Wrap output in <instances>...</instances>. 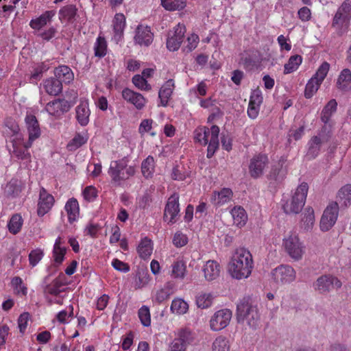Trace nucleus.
<instances>
[{
  "label": "nucleus",
  "mask_w": 351,
  "mask_h": 351,
  "mask_svg": "<svg viewBox=\"0 0 351 351\" xmlns=\"http://www.w3.org/2000/svg\"><path fill=\"white\" fill-rule=\"evenodd\" d=\"M254 268V261L250 252L240 247L234 252L228 265V272L236 280L247 278Z\"/></svg>",
  "instance_id": "f257e3e1"
},
{
  "label": "nucleus",
  "mask_w": 351,
  "mask_h": 351,
  "mask_svg": "<svg viewBox=\"0 0 351 351\" xmlns=\"http://www.w3.org/2000/svg\"><path fill=\"white\" fill-rule=\"evenodd\" d=\"M238 322L247 326L252 330L258 328L261 322V314L256 305L247 301L241 302L237 305Z\"/></svg>",
  "instance_id": "f03ea898"
},
{
  "label": "nucleus",
  "mask_w": 351,
  "mask_h": 351,
  "mask_svg": "<svg viewBox=\"0 0 351 351\" xmlns=\"http://www.w3.org/2000/svg\"><path fill=\"white\" fill-rule=\"evenodd\" d=\"M308 191V186L306 182L300 184L295 192L283 204L284 212L288 215L298 214L303 208Z\"/></svg>",
  "instance_id": "7ed1b4c3"
},
{
  "label": "nucleus",
  "mask_w": 351,
  "mask_h": 351,
  "mask_svg": "<svg viewBox=\"0 0 351 351\" xmlns=\"http://www.w3.org/2000/svg\"><path fill=\"white\" fill-rule=\"evenodd\" d=\"M208 132H211V136L208 146L207 157L211 158L219 147V128L215 125L210 128L205 126L199 127L194 131V138L200 145H207L206 134H208Z\"/></svg>",
  "instance_id": "20e7f679"
},
{
  "label": "nucleus",
  "mask_w": 351,
  "mask_h": 351,
  "mask_svg": "<svg viewBox=\"0 0 351 351\" xmlns=\"http://www.w3.org/2000/svg\"><path fill=\"white\" fill-rule=\"evenodd\" d=\"M128 162L125 158L111 162L108 174L113 182L120 184L135 174L134 166L128 165Z\"/></svg>",
  "instance_id": "39448f33"
},
{
  "label": "nucleus",
  "mask_w": 351,
  "mask_h": 351,
  "mask_svg": "<svg viewBox=\"0 0 351 351\" xmlns=\"http://www.w3.org/2000/svg\"><path fill=\"white\" fill-rule=\"evenodd\" d=\"M332 134L330 125H324L317 135L313 136L308 141L307 157L310 159L316 158L319 154L322 146L330 140Z\"/></svg>",
  "instance_id": "423d86ee"
},
{
  "label": "nucleus",
  "mask_w": 351,
  "mask_h": 351,
  "mask_svg": "<svg viewBox=\"0 0 351 351\" xmlns=\"http://www.w3.org/2000/svg\"><path fill=\"white\" fill-rule=\"evenodd\" d=\"M282 247L287 254L295 261L301 260L305 252L303 243L295 232H289L284 237Z\"/></svg>",
  "instance_id": "0eeeda50"
},
{
  "label": "nucleus",
  "mask_w": 351,
  "mask_h": 351,
  "mask_svg": "<svg viewBox=\"0 0 351 351\" xmlns=\"http://www.w3.org/2000/svg\"><path fill=\"white\" fill-rule=\"evenodd\" d=\"M330 69V64L324 62L317 69L316 73L308 81L304 90V96L306 98H311L317 91L320 85L326 77Z\"/></svg>",
  "instance_id": "6e6552de"
},
{
  "label": "nucleus",
  "mask_w": 351,
  "mask_h": 351,
  "mask_svg": "<svg viewBox=\"0 0 351 351\" xmlns=\"http://www.w3.org/2000/svg\"><path fill=\"white\" fill-rule=\"evenodd\" d=\"M351 20V0H345L338 8L332 19V25L341 32L346 29Z\"/></svg>",
  "instance_id": "1a4fd4ad"
},
{
  "label": "nucleus",
  "mask_w": 351,
  "mask_h": 351,
  "mask_svg": "<svg viewBox=\"0 0 351 351\" xmlns=\"http://www.w3.org/2000/svg\"><path fill=\"white\" fill-rule=\"evenodd\" d=\"M342 286L341 280L335 276L325 274L319 276L313 282V289L319 294L325 295L334 289H339Z\"/></svg>",
  "instance_id": "9d476101"
},
{
  "label": "nucleus",
  "mask_w": 351,
  "mask_h": 351,
  "mask_svg": "<svg viewBox=\"0 0 351 351\" xmlns=\"http://www.w3.org/2000/svg\"><path fill=\"white\" fill-rule=\"evenodd\" d=\"M339 210L337 202H332L327 206L319 222V228L322 232H327L334 226L338 218Z\"/></svg>",
  "instance_id": "9b49d317"
},
{
  "label": "nucleus",
  "mask_w": 351,
  "mask_h": 351,
  "mask_svg": "<svg viewBox=\"0 0 351 351\" xmlns=\"http://www.w3.org/2000/svg\"><path fill=\"white\" fill-rule=\"evenodd\" d=\"M232 318V311L228 308L217 311L211 317L210 327L213 331H219L225 328Z\"/></svg>",
  "instance_id": "f8f14e48"
},
{
  "label": "nucleus",
  "mask_w": 351,
  "mask_h": 351,
  "mask_svg": "<svg viewBox=\"0 0 351 351\" xmlns=\"http://www.w3.org/2000/svg\"><path fill=\"white\" fill-rule=\"evenodd\" d=\"M272 277L278 284L285 285L293 282L295 279V271L289 265H280L271 272Z\"/></svg>",
  "instance_id": "ddd939ff"
},
{
  "label": "nucleus",
  "mask_w": 351,
  "mask_h": 351,
  "mask_svg": "<svg viewBox=\"0 0 351 351\" xmlns=\"http://www.w3.org/2000/svg\"><path fill=\"white\" fill-rule=\"evenodd\" d=\"M179 206V195L173 193L169 197L165 208L164 220L168 223H174L176 221L180 213Z\"/></svg>",
  "instance_id": "4468645a"
},
{
  "label": "nucleus",
  "mask_w": 351,
  "mask_h": 351,
  "mask_svg": "<svg viewBox=\"0 0 351 351\" xmlns=\"http://www.w3.org/2000/svg\"><path fill=\"white\" fill-rule=\"evenodd\" d=\"M25 125L28 133V141L25 143L26 147H31L33 142L40 136V128L34 115L27 114L25 119Z\"/></svg>",
  "instance_id": "2eb2a0df"
},
{
  "label": "nucleus",
  "mask_w": 351,
  "mask_h": 351,
  "mask_svg": "<svg viewBox=\"0 0 351 351\" xmlns=\"http://www.w3.org/2000/svg\"><path fill=\"white\" fill-rule=\"evenodd\" d=\"M26 142H23V138L21 134H16L12 140V154L19 160L28 162L31 161V154L28 151L29 147H26Z\"/></svg>",
  "instance_id": "dca6fc26"
},
{
  "label": "nucleus",
  "mask_w": 351,
  "mask_h": 351,
  "mask_svg": "<svg viewBox=\"0 0 351 351\" xmlns=\"http://www.w3.org/2000/svg\"><path fill=\"white\" fill-rule=\"evenodd\" d=\"M71 108L70 103L64 99H56L47 104L45 110L56 118L60 117Z\"/></svg>",
  "instance_id": "f3484780"
},
{
  "label": "nucleus",
  "mask_w": 351,
  "mask_h": 351,
  "mask_svg": "<svg viewBox=\"0 0 351 351\" xmlns=\"http://www.w3.org/2000/svg\"><path fill=\"white\" fill-rule=\"evenodd\" d=\"M154 34L150 27L139 25L135 30L134 41L136 45L141 47H148L153 41Z\"/></svg>",
  "instance_id": "a211bd4d"
},
{
  "label": "nucleus",
  "mask_w": 351,
  "mask_h": 351,
  "mask_svg": "<svg viewBox=\"0 0 351 351\" xmlns=\"http://www.w3.org/2000/svg\"><path fill=\"white\" fill-rule=\"evenodd\" d=\"M268 164V158L265 154H258L254 156L249 165L250 173L252 178H257L263 175L266 165Z\"/></svg>",
  "instance_id": "6ab92c4d"
},
{
  "label": "nucleus",
  "mask_w": 351,
  "mask_h": 351,
  "mask_svg": "<svg viewBox=\"0 0 351 351\" xmlns=\"http://www.w3.org/2000/svg\"><path fill=\"white\" fill-rule=\"evenodd\" d=\"M185 33V27L183 25L178 24L174 27L172 35H170L167 40V47L170 51L178 50L183 41Z\"/></svg>",
  "instance_id": "aec40b11"
},
{
  "label": "nucleus",
  "mask_w": 351,
  "mask_h": 351,
  "mask_svg": "<svg viewBox=\"0 0 351 351\" xmlns=\"http://www.w3.org/2000/svg\"><path fill=\"white\" fill-rule=\"evenodd\" d=\"M53 204V197L51 194H49L44 188H42L40 191L38 203V215L40 217L44 216L51 210Z\"/></svg>",
  "instance_id": "412c9836"
},
{
  "label": "nucleus",
  "mask_w": 351,
  "mask_h": 351,
  "mask_svg": "<svg viewBox=\"0 0 351 351\" xmlns=\"http://www.w3.org/2000/svg\"><path fill=\"white\" fill-rule=\"evenodd\" d=\"M125 27V18L123 14H116L113 19V36L112 40L119 44L123 39Z\"/></svg>",
  "instance_id": "4be33fe9"
},
{
  "label": "nucleus",
  "mask_w": 351,
  "mask_h": 351,
  "mask_svg": "<svg viewBox=\"0 0 351 351\" xmlns=\"http://www.w3.org/2000/svg\"><path fill=\"white\" fill-rule=\"evenodd\" d=\"M122 97L125 101L132 104L138 110L143 109L147 103V99L141 93L129 88H124L122 90Z\"/></svg>",
  "instance_id": "5701e85b"
},
{
  "label": "nucleus",
  "mask_w": 351,
  "mask_h": 351,
  "mask_svg": "<svg viewBox=\"0 0 351 351\" xmlns=\"http://www.w3.org/2000/svg\"><path fill=\"white\" fill-rule=\"evenodd\" d=\"M186 262L182 258H177L171 265L169 274L171 278L183 280L186 275Z\"/></svg>",
  "instance_id": "b1692460"
},
{
  "label": "nucleus",
  "mask_w": 351,
  "mask_h": 351,
  "mask_svg": "<svg viewBox=\"0 0 351 351\" xmlns=\"http://www.w3.org/2000/svg\"><path fill=\"white\" fill-rule=\"evenodd\" d=\"M43 89L49 95L57 96L62 90V84L56 77H49L41 84Z\"/></svg>",
  "instance_id": "393cba45"
},
{
  "label": "nucleus",
  "mask_w": 351,
  "mask_h": 351,
  "mask_svg": "<svg viewBox=\"0 0 351 351\" xmlns=\"http://www.w3.org/2000/svg\"><path fill=\"white\" fill-rule=\"evenodd\" d=\"M75 117L82 126H86L89 123L90 110L86 100H82L75 108Z\"/></svg>",
  "instance_id": "a878e982"
},
{
  "label": "nucleus",
  "mask_w": 351,
  "mask_h": 351,
  "mask_svg": "<svg viewBox=\"0 0 351 351\" xmlns=\"http://www.w3.org/2000/svg\"><path fill=\"white\" fill-rule=\"evenodd\" d=\"M204 278L208 281H212L217 279L221 272V266L215 261H208L203 267Z\"/></svg>",
  "instance_id": "bb28decb"
},
{
  "label": "nucleus",
  "mask_w": 351,
  "mask_h": 351,
  "mask_svg": "<svg viewBox=\"0 0 351 351\" xmlns=\"http://www.w3.org/2000/svg\"><path fill=\"white\" fill-rule=\"evenodd\" d=\"M55 14L56 12L53 10L45 11L40 16L32 19L29 22V26L34 29L40 30L48 23H51Z\"/></svg>",
  "instance_id": "cd10ccee"
},
{
  "label": "nucleus",
  "mask_w": 351,
  "mask_h": 351,
  "mask_svg": "<svg viewBox=\"0 0 351 351\" xmlns=\"http://www.w3.org/2000/svg\"><path fill=\"white\" fill-rule=\"evenodd\" d=\"M232 191L229 188H223L219 191H214L211 197L213 204L220 206L229 202L232 198Z\"/></svg>",
  "instance_id": "c85d7f7f"
},
{
  "label": "nucleus",
  "mask_w": 351,
  "mask_h": 351,
  "mask_svg": "<svg viewBox=\"0 0 351 351\" xmlns=\"http://www.w3.org/2000/svg\"><path fill=\"white\" fill-rule=\"evenodd\" d=\"M175 87L174 80L172 79L168 80L160 88L158 93V97L160 101V104L162 106H167L169 99L173 93Z\"/></svg>",
  "instance_id": "c756f323"
},
{
  "label": "nucleus",
  "mask_w": 351,
  "mask_h": 351,
  "mask_svg": "<svg viewBox=\"0 0 351 351\" xmlns=\"http://www.w3.org/2000/svg\"><path fill=\"white\" fill-rule=\"evenodd\" d=\"M351 71L349 69H343L337 80V88L341 91H348L350 88Z\"/></svg>",
  "instance_id": "7c9ffc66"
},
{
  "label": "nucleus",
  "mask_w": 351,
  "mask_h": 351,
  "mask_svg": "<svg viewBox=\"0 0 351 351\" xmlns=\"http://www.w3.org/2000/svg\"><path fill=\"white\" fill-rule=\"evenodd\" d=\"M55 76L62 84H69L74 79V75L71 69L67 66H60L56 68L54 71Z\"/></svg>",
  "instance_id": "2f4dec72"
},
{
  "label": "nucleus",
  "mask_w": 351,
  "mask_h": 351,
  "mask_svg": "<svg viewBox=\"0 0 351 351\" xmlns=\"http://www.w3.org/2000/svg\"><path fill=\"white\" fill-rule=\"evenodd\" d=\"M234 223L238 227H243L247 221V215L245 209L240 206H234L230 210Z\"/></svg>",
  "instance_id": "473e14b6"
},
{
  "label": "nucleus",
  "mask_w": 351,
  "mask_h": 351,
  "mask_svg": "<svg viewBox=\"0 0 351 351\" xmlns=\"http://www.w3.org/2000/svg\"><path fill=\"white\" fill-rule=\"evenodd\" d=\"M315 221V219L313 208L311 207H306L304 210L301 221V228L305 231L308 232L313 229Z\"/></svg>",
  "instance_id": "72a5a7b5"
},
{
  "label": "nucleus",
  "mask_w": 351,
  "mask_h": 351,
  "mask_svg": "<svg viewBox=\"0 0 351 351\" xmlns=\"http://www.w3.org/2000/svg\"><path fill=\"white\" fill-rule=\"evenodd\" d=\"M64 209L68 215L69 221L72 223L75 221L79 216V204L77 201L71 198L67 201Z\"/></svg>",
  "instance_id": "f704fd0d"
},
{
  "label": "nucleus",
  "mask_w": 351,
  "mask_h": 351,
  "mask_svg": "<svg viewBox=\"0 0 351 351\" xmlns=\"http://www.w3.org/2000/svg\"><path fill=\"white\" fill-rule=\"evenodd\" d=\"M282 162L279 161L272 165L268 174V179L275 182H280L285 177L286 170L282 167Z\"/></svg>",
  "instance_id": "c9c22d12"
},
{
  "label": "nucleus",
  "mask_w": 351,
  "mask_h": 351,
  "mask_svg": "<svg viewBox=\"0 0 351 351\" xmlns=\"http://www.w3.org/2000/svg\"><path fill=\"white\" fill-rule=\"evenodd\" d=\"M337 202L345 207L351 205V184L343 186L337 195Z\"/></svg>",
  "instance_id": "e433bc0d"
},
{
  "label": "nucleus",
  "mask_w": 351,
  "mask_h": 351,
  "mask_svg": "<svg viewBox=\"0 0 351 351\" xmlns=\"http://www.w3.org/2000/svg\"><path fill=\"white\" fill-rule=\"evenodd\" d=\"M77 12V9L74 5H66L59 10V19L61 21L72 22Z\"/></svg>",
  "instance_id": "4c0bfd02"
},
{
  "label": "nucleus",
  "mask_w": 351,
  "mask_h": 351,
  "mask_svg": "<svg viewBox=\"0 0 351 351\" xmlns=\"http://www.w3.org/2000/svg\"><path fill=\"white\" fill-rule=\"evenodd\" d=\"M89 136L87 131L77 133L68 143L67 148L69 151H74L87 143Z\"/></svg>",
  "instance_id": "58836bf2"
},
{
  "label": "nucleus",
  "mask_w": 351,
  "mask_h": 351,
  "mask_svg": "<svg viewBox=\"0 0 351 351\" xmlns=\"http://www.w3.org/2000/svg\"><path fill=\"white\" fill-rule=\"evenodd\" d=\"M153 251V245L150 239L147 237L141 239L137 247V252L141 258H149Z\"/></svg>",
  "instance_id": "ea45409f"
},
{
  "label": "nucleus",
  "mask_w": 351,
  "mask_h": 351,
  "mask_svg": "<svg viewBox=\"0 0 351 351\" xmlns=\"http://www.w3.org/2000/svg\"><path fill=\"white\" fill-rule=\"evenodd\" d=\"M176 337L173 341H178L185 347L191 344L193 341V336L191 330L186 328H180L176 332Z\"/></svg>",
  "instance_id": "a19ab883"
},
{
  "label": "nucleus",
  "mask_w": 351,
  "mask_h": 351,
  "mask_svg": "<svg viewBox=\"0 0 351 351\" xmlns=\"http://www.w3.org/2000/svg\"><path fill=\"white\" fill-rule=\"evenodd\" d=\"M155 169V160L154 158L149 156L147 157L141 164V172L143 176L145 178H151L154 173Z\"/></svg>",
  "instance_id": "79ce46f5"
},
{
  "label": "nucleus",
  "mask_w": 351,
  "mask_h": 351,
  "mask_svg": "<svg viewBox=\"0 0 351 351\" xmlns=\"http://www.w3.org/2000/svg\"><path fill=\"white\" fill-rule=\"evenodd\" d=\"M94 54L97 58H103L107 53L108 45L104 37L98 36L94 44Z\"/></svg>",
  "instance_id": "37998d69"
},
{
  "label": "nucleus",
  "mask_w": 351,
  "mask_h": 351,
  "mask_svg": "<svg viewBox=\"0 0 351 351\" xmlns=\"http://www.w3.org/2000/svg\"><path fill=\"white\" fill-rule=\"evenodd\" d=\"M337 103L335 99L330 100L322 112L321 119L324 125H329L330 118L337 110Z\"/></svg>",
  "instance_id": "c03bdc74"
},
{
  "label": "nucleus",
  "mask_w": 351,
  "mask_h": 351,
  "mask_svg": "<svg viewBox=\"0 0 351 351\" xmlns=\"http://www.w3.org/2000/svg\"><path fill=\"white\" fill-rule=\"evenodd\" d=\"M189 309V304L182 298H175L171 305V311L173 313L178 315L185 314Z\"/></svg>",
  "instance_id": "a18cd8bd"
},
{
  "label": "nucleus",
  "mask_w": 351,
  "mask_h": 351,
  "mask_svg": "<svg viewBox=\"0 0 351 351\" xmlns=\"http://www.w3.org/2000/svg\"><path fill=\"white\" fill-rule=\"evenodd\" d=\"M23 223V220L21 215L14 214L10 218L8 228L10 233L16 234L20 232Z\"/></svg>",
  "instance_id": "49530a36"
},
{
  "label": "nucleus",
  "mask_w": 351,
  "mask_h": 351,
  "mask_svg": "<svg viewBox=\"0 0 351 351\" xmlns=\"http://www.w3.org/2000/svg\"><path fill=\"white\" fill-rule=\"evenodd\" d=\"M161 5L168 11L182 10L186 6V0H160Z\"/></svg>",
  "instance_id": "de8ad7c7"
},
{
  "label": "nucleus",
  "mask_w": 351,
  "mask_h": 351,
  "mask_svg": "<svg viewBox=\"0 0 351 351\" xmlns=\"http://www.w3.org/2000/svg\"><path fill=\"white\" fill-rule=\"evenodd\" d=\"M302 58L299 55L292 56L284 66V73L289 74L296 71L301 64Z\"/></svg>",
  "instance_id": "09e8293b"
},
{
  "label": "nucleus",
  "mask_w": 351,
  "mask_h": 351,
  "mask_svg": "<svg viewBox=\"0 0 351 351\" xmlns=\"http://www.w3.org/2000/svg\"><path fill=\"white\" fill-rule=\"evenodd\" d=\"M213 296L210 293L200 292L196 296V304L199 308H207L213 303Z\"/></svg>",
  "instance_id": "8fccbe9b"
},
{
  "label": "nucleus",
  "mask_w": 351,
  "mask_h": 351,
  "mask_svg": "<svg viewBox=\"0 0 351 351\" xmlns=\"http://www.w3.org/2000/svg\"><path fill=\"white\" fill-rule=\"evenodd\" d=\"M230 347L229 340L223 336H219L213 342L211 350L230 351Z\"/></svg>",
  "instance_id": "3c124183"
},
{
  "label": "nucleus",
  "mask_w": 351,
  "mask_h": 351,
  "mask_svg": "<svg viewBox=\"0 0 351 351\" xmlns=\"http://www.w3.org/2000/svg\"><path fill=\"white\" fill-rule=\"evenodd\" d=\"M61 243L62 239L59 237L55 241L53 251L54 261L58 264H60L63 261L66 253V248L62 247Z\"/></svg>",
  "instance_id": "603ef678"
},
{
  "label": "nucleus",
  "mask_w": 351,
  "mask_h": 351,
  "mask_svg": "<svg viewBox=\"0 0 351 351\" xmlns=\"http://www.w3.org/2000/svg\"><path fill=\"white\" fill-rule=\"evenodd\" d=\"M21 192V188L17 184L16 180H12L9 182L4 189V194L7 197H16Z\"/></svg>",
  "instance_id": "864d4df0"
},
{
  "label": "nucleus",
  "mask_w": 351,
  "mask_h": 351,
  "mask_svg": "<svg viewBox=\"0 0 351 351\" xmlns=\"http://www.w3.org/2000/svg\"><path fill=\"white\" fill-rule=\"evenodd\" d=\"M132 83L136 88L141 90L149 91L152 89L151 85L147 82L143 76L140 75H135L132 77Z\"/></svg>",
  "instance_id": "5fc2aeb1"
},
{
  "label": "nucleus",
  "mask_w": 351,
  "mask_h": 351,
  "mask_svg": "<svg viewBox=\"0 0 351 351\" xmlns=\"http://www.w3.org/2000/svg\"><path fill=\"white\" fill-rule=\"evenodd\" d=\"M62 286L59 280H54L51 284L47 285L44 289V292L46 295H51L53 296H58L60 293V288Z\"/></svg>",
  "instance_id": "6e6d98bb"
},
{
  "label": "nucleus",
  "mask_w": 351,
  "mask_h": 351,
  "mask_svg": "<svg viewBox=\"0 0 351 351\" xmlns=\"http://www.w3.org/2000/svg\"><path fill=\"white\" fill-rule=\"evenodd\" d=\"M138 317L144 326H149L151 324V315L149 308L147 306H143L138 310Z\"/></svg>",
  "instance_id": "4d7b16f0"
},
{
  "label": "nucleus",
  "mask_w": 351,
  "mask_h": 351,
  "mask_svg": "<svg viewBox=\"0 0 351 351\" xmlns=\"http://www.w3.org/2000/svg\"><path fill=\"white\" fill-rule=\"evenodd\" d=\"M73 317V306L72 305L69 306L65 310L60 311L56 318L58 321L61 324L68 323V319Z\"/></svg>",
  "instance_id": "13d9d810"
},
{
  "label": "nucleus",
  "mask_w": 351,
  "mask_h": 351,
  "mask_svg": "<svg viewBox=\"0 0 351 351\" xmlns=\"http://www.w3.org/2000/svg\"><path fill=\"white\" fill-rule=\"evenodd\" d=\"M153 121L152 119H144L143 120L139 125L138 132L141 134L143 135L146 132H150V134L152 136L156 135L155 132H151L152 128Z\"/></svg>",
  "instance_id": "bf43d9fd"
},
{
  "label": "nucleus",
  "mask_w": 351,
  "mask_h": 351,
  "mask_svg": "<svg viewBox=\"0 0 351 351\" xmlns=\"http://www.w3.org/2000/svg\"><path fill=\"white\" fill-rule=\"evenodd\" d=\"M189 177V173L183 168H180L176 166L173 168L171 173V178L175 180H184L186 178Z\"/></svg>",
  "instance_id": "052dcab7"
},
{
  "label": "nucleus",
  "mask_w": 351,
  "mask_h": 351,
  "mask_svg": "<svg viewBox=\"0 0 351 351\" xmlns=\"http://www.w3.org/2000/svg\"><path fill=\"white\" fill-rule=\"evenodd\" d=\"M12 285L17 294L25 295L27 294V288L23 285L22 279L19 277H14L12 280Z\"/></svg>",
  "instance_id": "680f3d73"
},
{
  "label": "nucleus",
  "mask_w": 351,
  "mask_h": 351,
  "mask_svg": "<svg viewBox=\"0 0 351 351\" xmlns=\"http://www.w3.org/2000/svg\"><path fill=\"white\" fill-rule=\"evenodd\" d=\"M43 256L42 250L37 249L32 250L29 254V263L32 267L36 266Z\"/></svg>",
  "instance_id": "e2e57ef3"
},
{
  "label": "nucleus",
  "mask_w": 351,
  "mask_h": 351,
  "mask_svg": "<svg viewBox=\"0 0 351 351\" xmlns=\"http://www.w3.org/2000/svg\"><path fill=\"white\" fill-rule=\"evenodd\" d=\"M263 102L262 93L259 89L254 90L250 95L249 104L261 106Z\"/></svg>",
  "instance_id": "0e129e2a"
},
{
  "label": "nucleus",
  "mask_w": 351,
  "mask_h": 351,
  "mask_svg": "<svg viewBox=\"0 0 351 351\" xmlns=\"http://www.w3.org/2000/svg\"><path fill=\"white\" fill-rule=\"evenodd\" d=\"M188 242L187 237L181 233V232H176L174 234L173 239V243L178 247L184 246Z\"/></svg>",
  "instance_id": "69168bd1"
},
{
  "label": "nucleus",
  "mask_w": 351,
  "mask_h": 351,
  "mask_svg": "<svg viewBox=\"0 0 351 351\" xmlns=\"http://www.w3.org/2000/svg\"><path fill=\"white\" fill-rule=\"evenodd\" d=\"M169 296V293L164 290L163 288H162L156 292L154 296L153 297V301L158 304H160L167 300Z\"/></svg>",
  "instance_id": "338daca9"
},
{
  "label": "nucleus",
  "mask_w": 351,
  "mask_h": 351,
  "mask_svg": "<svg viewBox=\"0 0 351 351\" xmlns=\"http://www.w3.org/2000/svg\"><path fill=\"white\" fill-rule=\"evenodd\" d=\"M29 319V314L24 313L20 315L18 319V325L21 332H23L27 326Z\"/></svg>",
  "instance_id": "774afa93"
}]
</instances>
